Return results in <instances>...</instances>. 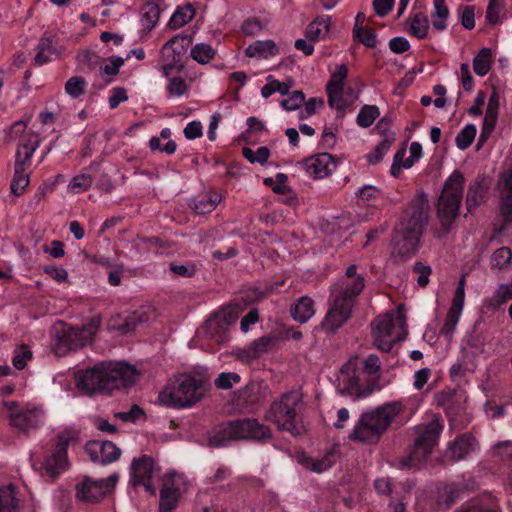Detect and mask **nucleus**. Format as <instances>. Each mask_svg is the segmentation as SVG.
I'll list each match as a JSON object with an SVG mask.
<instances>
[{"instance_id": "60", "label": "nucleus", "mask_w": 512, "mask_h": 512, "mask_svg": "<svg viewBox=\"0 0 512 512\" xmlns=\"http://www.w3.org/2000/svg\"><path fill=\"white\" fill-rule=\"evenodd\" d=\"M43 271L58 283H63L68 280V272L62 267L46 265L44 266Z\"/></svg>"}, {"instance_id": "33", "label": "nucleus", "mask_w": 512, "mask_h": 512, "mask_svg": "<svg viewBox=\"0 0 512 512\" xmlns=\"http://www.w3.org/2000/svg\"><path fill=\"white\" fill-rule=\"evenodd\" d=\"M331 27V17L321 15L315 18L306 28L305 35L310 41H320L325 39Z\"/></svg>"}, {"instance_id": "55", "label": "nucleus", "mask_w": 512, "mask_h": 512, "mask_svg": "<svg viewBox=\"0 0 512 512\" xmlns=\"http://www.w3.org/2000/svg\"><path fill=\"white\" fill-rule=\"evenodd\" d=\"M511 258L512 253L510 249L507 247H501L493 253L491 257V264L493 267L501 269L510 263Z\"/></svg>"}, {"instance_id": "21", "label": "nucleus", "mask_w": 512, "mask_h": 512, "mask_svg": "<svg viewBox=\"0 0 512 512\" xmlns=\"http://www.w3.org/2000/svg\"><path fill=\"white\" fill-rule=\"evenodd\" d=\"M465 302V277H461L454 292L451 307L446 315L441 334L451 341L461 318Z\"/></svg>"}, {"instance_id": "50", "label": "nucleus", "mask_w": 512, "mask_h": 512, "mask_svg": "<svg viewBox=\"0 0 512 512\" xmlns=\"http://www.w3.org/2000/svg\"><path fill=\"white\" fill-rule=\"evenodd\" d=\"M497 120L496 108L489 103L486 109L485 117L483 120V128L481 131L480 139L484 141L493 131Z\"/></svg>"}, {"instance_id": "20", "label": "nucleus", "mask_w": 512, "mask_h": 512, "mask_svg": "<svg viewBox=\"0 0 512 512\" xmlns=\"http://www.w3.org/2000/svg\"><path fill=\"white\" fill-rule=\"evenodd\" d=\"M384 433L371 410L363 412L356 421L349 439L363 443H374Z\"/></svg>"}, {"instance_id": "29", "label": "nucleus", "mask_w": 512, "mask_h": 512, "mask_svg": "<svg viewBox=\"0 0 512 512\" xmlns=\"http://www.w3.org/2000/svg\"><path fill=\"white\" fill-rule=\"evenodd\" d=\"M499 189L502 197L501 215L506 225H512V168L503 173Z\"/></svg>"}, {"instance_id": "63", "label": "nucleus", "mask_w": 512, "mask_h": 512, "mask_svg": "<svg viewBox=\"0 0 512 512\" xmlns=\"http://www.w3.org/2000/svg\"><path fill=\"white\" fill-rule=\"evenodd\" d=\"M280 81L277 80L273 75L266 77V84L261 89V96L268 98L274 93H278Z\"/></svg>"}, {"instance_id": "27", "label": "nucleus", "mask_w": 512, "mask_h": 512, "mask_svg": "<svg viewBox=\"0 0 512 512\" xmlns=\"http://www.w3.org/2000/svg\"><path fill=\"white\" fill-rule=\"evenodd\" d=\"M336 168V161L329 153H319L305 160V169L316 178H325Z\"/></svg>"}, {"instance_id": "51", "label": "nucleus", "mask_w": 512, "mask_h": 512, "mask_svg": "<svg viewBox=\"0 0 512 512\" xmlns=\"http://www.w3.org/2000/svg\"><path fill=\"white\" fill-rule=\"evenodd\" d=\"M505 8V1L504 0H489L487 10H486V18L487 21L491 25L497 24L500 19L502 12Z\"/></svg>"}, {"instance_id": "17", "label": "nucleus", "mask_w": 512, "mask_h": 512, "mask_svg": "<svg viewBox=\"0 0 512 512\" xmlns=\"http://www.w3.org/2000/svg\"><path fill=\"white\" fill-rule=\"evenodd\" d=\"M236 319L237 313L232 307H225L216 311L204 325L205 335L216 343L225 342L228 338L229 327Z\"/></svg>"}, {"instance_id": "62", "label": "nucleus", "mask_w": 512, "mask_h": 512, "mask_svg": "<svg viewBox=\"0 0 512 512\" xmlns=\"http://www.w3.org/2000/svg\"><path fill=\"white\" fill-rule=\"evenodd\" d=\"M128 99L127 92L125 89L117 87L111 90L110 96L108 98L109 107L111 109L116 108L120 103L126 101Z\"/></svg>"}, {"instance_id": "19", "label": "nucleus", "mask_w": 512, "mask_h": 512, "mask_svg": "<svg viewBox=\"0 0 512 512\" xmlns=\"http://www.w3.org/2000/svg\"><path fill=\"white\" fill-rule=\"evenodd\" d=\"M101 320L99 317H93L81 327H70L64 329L60 341L68 349H76L80 346L90 343L96 335Z\"/></svg>"}, {"instance_id": "13", "label": "nucleus", "mask_w": 512, "mask_h": 512, "mask_svg": "<svg viewBox=\"0 0 512 512\" xmlns=\"http://www.w3.org/2000/svg\"><path fill=\"white\" fill-rule=\"evenodd\" d=\"M5 406L10 411V425L22 432L27 433L44 424L45 413L40 406L25 404L19 407L18 404L13 401L5 403Z\"/></svg>"}, {"instance_id": "58", "label": "nucleus", "mask_w": 512, "mask_h": 512, "mask_svg": "<svg viewBox=\"0 0 512 512\" xmlns=\"http://www.w3.org/2000/svg\"><path fill=\"white\" fill-rule=\"evenodd\" d=\"M413 272L417 275V283L421 287H425L429 283V277L432 269L429 265L418 262L413 267Z\"/></svg>"}, {"instance_id": "11", "label": "nucleus", "mask_w": 512, "mask_h": 512, "mask_svg": "<svg viewBox=\"0 0 512 512\" xmlns=\"http://www.w3.org/2000/svg\"><path fill=\"white\" fill-rule=\"evenodd\" d=\"M39 146L38 136L34 133H27L19 144L16 152L14 177L11 182V191L16 196L24 193L29 185V175L26 173V166L30 164L35 150Z\"/></svg>"}, {"instance_id": "56", "label": "nucleus", "mask_w": 512, "mask_h": 512, "mask_svg": "<svg viewBox=\"0 0 512 512\" xmlns=\"http://www.w3.org/2000/svg\"><path fill=\"white\" fill-rule=\"evenodd\" d=\"M423 156L422 146L419 142H412L409 147V157H404V169L411 168Z\"/></svg>"}, {"instance_id": "15", "label": "nucleus", "mask_w": 512, "mask_h": 512, "mask_svg": "<svg viewBox=\"0 0 512 512\" xmlns=\"http://www.w3.org/2000/svg\"><path fill=\"white\" fill-rule=\"evenodd\" d=\"M160 477V469L151 457L143 455L133 460L131 464L130 482L134 486L141 485L147 492L155 494Z\"/></svg>"}, {"instance_id": "5", "label": "nucleus", "mask_w": 512, "mask_h": 512, "mask_svg": "<svg viewBox=\"0 0 512 512\" xmlns=\"http://www.w3.org/2000/svg\"><path fill=\"white\" fill-rule=\"evenodd\" d=\"M406 326V315L401 305L379 316L371 323L374 345L383 352H389L397 341L406 337Z\"/></svg>"}, {"instance_id": "49", "label": "nucleus", "mask_w": 512, "mask_h": 512, "mask_svg": "<svg viewBox=\"0 0 512 512\" xmlns=\"http://www.w3.org/2000/svg\"><path fill=\"white\" fill-rule=\"evenodd\" d=\"M242 154L250 163H259L263 165L270 157V150L265 146L259 147L257 150L245 147L242 150Z\"/></svg>"}, {"instance_id": "25", "label": "nucleus", "mask_w": 512, "mask_h": 512, "mask_svg": "<svg viewBox=\"0 0 512 512\" xmlns=\"http://www.w3.org/2000/svg\"><path fill=\"white\" fill-rule=\"evenodd\" d=\"M85 450L93 462L102 464L114 462L121 455L120 449L111 441H90Z\"/></svg>"}, {"instance_id": "28", "label": "nucleus", "mask_w": 512, "mask_h": 512, "mask_svg": "<svg viewBox=\"0 0 512 512\" xmlns=\"http://www.w3.org/2000/svg\"><path fill=\"white\" fill-rule=\"evenodd\" d=\"M272 345L273 338L271 336H263L246 347L236 348L233 354L240 361L249 362L268 352Z\"/></svg>"}, {"instance_id": "26", "label": "nucleus", "mask_w": 512, "mask_h": 512, "mask_svg": "<svg viewBox=\"0 0 512 512\" xmlns=\"http://www.w3.org/2000/svg\"><path fill=\"white\" fill-rule=\"evenodd\" d=\"M356 270L355 265H350L345 276L333 286L332 291L356 298L364 287V278L357 275Z\"/></svg>"}, {"instance_id": "31", "label": "nucleus", "mask_w": 512, "mask_h": 512, "mask_svg": "<svg viewBox=\"0 0 512 512\" xmlns=\"http://www.w3.org/2000/svg\"><path fill=\"white\" fill-rule=\"evenodd\" d=\"M278 54L279 49L273 40H257L245 49V55L249 58L269 59Z\"/></svg>"}, {"instance_id": "45", "label": "nucleus", "mask_w": 512, "mask_h": 512, "mask_svg": "<svg viewBox=\"0 0 512 512\" xmlns=\"http://www.w3.org/2000/svg\"><path fill=\"white\" fill-rule=\"evenodd\" d=\"M93 183L92 176L88 173H80L74 176L68 184V191L78 194L88 190Z\"/></svg>"}, {"instance_id": "22", "label": "nucleus", "mask_w": 512, "mask_h": 512, "mask_svg": "<svg viewBox=\"0 0 512 512\" xmlns=\"http://www.w3.org/2000/svg\"><path fill=\"white\" fill-rule=\"evenodd\" d=\"M185 491V480L182 476L174 475L167 479L161 490L159 512H171Z\"/></svg>"}, {"instance_id": "10", "label": "nucleus", "mask_w": 512, "mask_h": 512, "mask_svg": "<svg viewBox=\"0 0 512 512\" xmlns=\"http://www.w3.org/2000/svg\"><path fill=\"white\" fill-rule=\"evenodd\" d=\"M347 76V66L345 64L337 66L331 73L326 87L329 106L341 112L354 102L361 92L360 88L355 89L346 84Z\"/></svg>"}, {"instance_id": "54", "label": "nucleus", "mask_w": 512, "mask_h": 512, "mask_svg": "<svg viewBox=\"0 0 512 512\" xmlns=\"http://www.w3.org/2000/svg\"><path fill=\"white\" fill-rule=\"evenodd\" d=\"M304 103V94L301 91H294L281 101V106L287 111H294L301 108Z\"/></svg>"}, {"instance_id": "41", "label": "nucleus", "mask_w": 512, "mask_h": 512, "mask_svg": "<svg viewBox=\"0 0 512 512\" xmlns=\"http://www.w3.org/2000/svg\"><path fill=\"white\" fill-rule=\"evenodd\" d=\"M221 201V195L213 192L194 201L193 208L198 214H205L213 211Z\"/></svg>"}, {"instance_id": "36", "label": "nucleus", "mask_w": 512, "mask_h": 512, "mask_svg": "<svg viewBox=\"0 0 512 512\" xmlns=\"http://www.w3.org/2000/svg\"><path fill=\"white\" fill-rule=\"evenodd\" d=\"M0 512H20L19 503L12 485L0 488Z\"/></svg>"}, {"instance_id": "1", "label": "nucleus", "mask_w": 512, "mask_h": 512, "mask_svg": "<svg viewBox=\"0 0 512 512\" xmlns=\"http://www.w3.org/2000/svg\"><path fill=\"white\" fill-rule=\"evenodd\" d=\"M339 390L356 398H363L388 385L381 362L375 354L365 358L354 357L345 363L338 375Z\"/></svg>"}, {"instance_id": "9", "label": "nucleus", "mask_w": 512, "mask_h": 512, "mask_svg": "<svg viewBox=\"0 0 512 512\" xmlns=\"http://www.w3.org/2000/svg\"><path fill=\"white\" fill-rule=\"evenodd\" d=\"M442 430L443 422L437 416H434L429 423L416 427L415 443L404 465L415 468L423 462L437 445Z\"/></svg>"}, {"instance_id": "2", "label": "nucleus", "mask_w": 512, "mask_h": 512, "mask_svg": "<svg viewBox=\"0 0 512 512\" xmlns=\"http://www.w3.org/2000/svg\"><path fill=\"white\" fill-rule=\"evenodd\" d=\"M207 384L206 369L174 375L160 390L158 403L177 409L191 407L203 397Z\"/></svg>"}, {"instance_id": "61", "label": "nucleus", "mask_w": 512, "mask_h": 512, "mask_svg": "<svg viewBox=\"0 0 512 512\" xmlns=\"http://www.w3.org/2000/svg\"><path fill=\"white\" fill-rule=\"evenodd\" d=\"M188 140L200 138L203 135V126L200 121L193 120L187 123L183 131Z\"/></svg>"}, {"instance_id": "18", "label": "nucleus", "mask_w": 512, "mask_h": 512, "mask_svg": "<svg viewBox=\"0 0 512 512\" xmlns=\"http://www.w3.org/2000/svg\"><path fill=\"white\" fill-rule=\"evenodd\" d=\"M118 481L117 475H110L107 478L91 479L84 478L82 482L76 486V496L79 500L85 502L100 501L111 489L114 488Z\"/></svg>"}, {"instance_id": "16", "label": "nucleus", "mask_w": 512, "mask_h": 512, "mask_svg": "<svg viewBox=\"0 0 512 512\" xmlns=\"http://www.w3.org/2000/svg\"><path fill=\"white\" fill-rule=\"evenodd\" d=\"M105 390L111 391L133 385L138 377L136 368L125 362H103Z\"/></svg>"}, {"instance_id": "43", "label": "nucleus", "mask_w": 512, "mask_h": 512, "mask_svg": "<svg viewBox=\"0 0 512 512\" xmlns=\"http://www.w3.org/2000/svg\"><path fill=\"white\" fill-rule=\"evenodd\" d=\"M380 111L379 108L375 105H364L357 117L356 122L362 128L370 127L374 121L379 117Z\"/></svg>"}, {"instance_id": "34", "label": "nucleus", "mask_w": 512, "mask_h": 512, "mask_svg": "<svg viewBox=\"0 0 512 512\" xmlns=\"http://www.w3.org/2000/svg\"><path fill=\"white\" fill-rule=\"evenodd\" d=\"M446 0H434L431 21L433 29L444 31L448 27L449 10L445 4Z\"/></svg>"}, {"instance_id": "8", "label": "nucleus", "mask_w": 512, "mask_h": 512, "mask_svg": "<svg viewBox=\"0 0 512 512\" xmlns=\"http://www.w3.org/2000/svg\"><path fill=\"white\" fill-rule=\"evenodd\" d=\"M420 405L421 398L415 395L397 401L387 402L371 411L385 432L393 423L398 425L407 423L418 411Z\"/></svg>"}, {"instance_id": "35", "label": "nucleus", "mask_w": 512, "mask_h": 512, "mask_svg": "<svg viewBox=\"0 0 512 512\" xmlns=\"http://www.w3.org/2000/svg\"><path fill=\"white\" fill-rule=\"evenodd\" d=\"M160 17V9L155 3H147L143 6L140 15V24L143 30L150 31L156 26Z\"/></svg>"}, {"instance_id": "46", "label": "nucleus", "mask_w": 512, "mask_h": 512, "mask_svg": "<svg viewBox=\"0 0 512 512\" xmlns=\"http://www.w3.org/2000/svg\"><path fill=\"white\" fill-rule=\"evenodd\" d=\"M477 133L476 126L474 124H467L456 136V146L461 149H467L474 141Z\"/></svg>"}, {"instance_id": "30", "label": "nucleus", "mask_w": 512, "mask_h": 512, "mask_svg": "<svg viewBox=\"0 0 512 512\" xmlns=\"http://www.w3.org/2000/svg\"><path fill=\"white\" fill-rule=\"evenodd\" d=\"M476 439L470 435H463L450 444L446 456L453 460H462L477 450Z\"/></svg>"}, {"instance_id": "38", "label": "nucleus", "mask_w": 512, "mask_h": 512, "mask_svg": "<svg viewBox=\"0 0 512 512\" xmlns=\"http://www.w3.org/2000/svg\"><path fill=\"white\" fill-rule=\"evenodd\" d=\"M474 368V363L468 361V355L462 353L461 357L451 366L450 377L453 381H458L466 376L467 373L472 372Z\"/></svg>"}, {"instance_id": "39", "label": "nucleus", "mask_w": 512, "mask_h": 512, "mask_svg": "<svg viewBox=\"0 0 512 512\" xmlns=\"http://www.w3.org/2000/svg\"><path fill=\"white\" fill-rule=\"evenodd\" d=\"M429 21L426 15L419 12L410 20V33L418 39H424L428 36Z\"/></svg>"}, {"instance_id": "14", "label": "nucleus", "mask_w": 512, "mask_h": 512, "mask_svg": "<svg viewBox=\"0 0 512 512\" xmlns=\"http://www.w3.org/2000/svg\"><path fill=\"white\" fill-rule=\"evenodd\" d=\"M355 299L331 290V304L321 323L322 330L335 332L341 328L351 317Z\"/></svg>"}, {"instance_id": "23", "label": "nucleus", "mask_w": 512, "mask_h": 512, "mask_svg": "<svg viewBox=\"0 0 512 512\" xmlns=\"http://www.w3.org/2000/svg\"><path fill=\"white\" fill-rule=\"evenodd\" d=\"M74 376L77 387L86 392L105 390L103 363L85 370H78Z\"/></svg>"}, {"instance_id": "48", "label": "nucleus", "mask_w": 512, "mask_h": 512, "mask_svg": "<svg viewBox=\"0 0 512 512\" xmlns=\"http://www.w3.org/2000/svg\"><path fill=\"white\" fill-rule=\"evenodd\" d=\"M87 83L83 77L74 76L65 83V92L71 98H78L86 91Z\"/></svg>"}, {"instance_id": "7", "label": "nucleus", "mask_w": 512, "mask_h": 512, "mask_svg": "<svg viewBox=\"0 0 512 512\" xmlns=\"http://www.w3.org/2000/svg\"><path fill=\"white\" fill-rule=\"evenodd\" d=\"M270 437L268 427L255 419H239L220 427L210 438L209 443L214 447H223L232 440L254 439L262 440Z\"/></svg>"}, {"instance_id": "4", "label": "nucleus", "mask_w": 512, "mask_h": 512, "mask_svg": "<svg viewBox=\"0 0 512 512\" xmlns=\"http://www.w3.org/2000/svg\"><path fill=\"white\" fill-rule=\"evenodd\" d=\"M301 409V393L291 391L271 405L267 419L277 425L280 430L287 431L293 436H299L306 431Z\"/></svg>"}, {"instance_id": "12", "label": "nucleus", "mask_w": 512, "mask_h": 512, "mask_svg": "<svg viewBox=\"0 0 512 512\" xmlns=\"http://www.w3.org/2000/svg\"><path fill=\"white\" fill-rule=\"evenodd\" d=\"M75 439L76 432L72 429H64L58 433L55 443L46 451L41 462V469L49 477H54L68 468L67 447Z\"/></svg>"}, {"instance_id": "53", "label": "nucleus", "mask_w": 512, "mask_h": 512, "mask_svg": "<svg viewBox=\"0 0 512 512\" xmlns=\"http://www.w3.org/2000/svg\"><path fill=\"white\" fill-rule=\"evenodd\" d=\"M32 360V351L26 346H20L15 349L12 359L13 366L22 370Z\"/></svg>"}, {"instance_id": "40", "label": "nucleus", "mask_w": 512, "mask_h": 512, "mask_svg": "<svg viewBox=\"0 0 512 512\" xmlns=\"http://www.w3.org/2000/svg\"><path fill=\"white\" fill-rule=\"evenodd\" d=\"M491 49L482 48L473 59V69L478 76H485L491 68Z\"/></svg>"}, {"instance_id": "6", "label": "nucleus", "mask_w": 512, "mask_h": 512, "mask_svg": "<svg viewBox=\"0 0 512 512\" xmlns=\"http://www.w3.org/2000/svg\"><path fill=\"white\" fill-rule=\"evenodd\" d=\"M464 177L459 171H454L445 181L439 198L437 214L442 225V231L437 233L442 238L458 215L462 202Z\"/></svg>"}, {"instance_id": "24", "label": "nucleus", "mask_w": 512, "mask_h": 512, "mask_svg": "<svg viewBox=\"0 0 512 512\" xmlns=\"http://www.w3.org/2000/svg\"><path fill=\"white\" fill-rule=\"evenodd\" d=\"M295 460L303 469L321 474L328 471L336 462L333 452H326L318 455H310L305 452H298Z\"/></svg>"}, {"instance_id": "32", "label": "nucleus", "mask_w": 512, "mask_h": 512, "mask_svg": "<svg viewBox=\"0 0 512 512\" xmlns=\"http://www.w3.org/2000/svg\"><path fill=\"white\" fill-rule=\"evenodd\" d=\"M314 301L308 296H302L297 299L290 308L292 318L304 324L315 315Z\"/></svg>"}, {"instance_id": "52", "label": "nucleus", "mask_w": 512, "mask_h": 512, "mask_svg": "<svg viewBox=\"0 0 512 512\" xmlns=\"http://www.w3.org/2000/svg\"><path fill=\"white\" fill-rule=\"evenodd\" d=\"M353 37L356 41L362 43L366 47H375L376 46V35L369 28L354 27Z\"/></svg>"}, {"instance_id": "44", "label": "nucleus", "mask_w": 512, "mask_h": 512, "mask_svg": "<svg viewBox=\"0 0 512 512\" xmlns=\"http://www.w3.org/2000/svg\"><path fill=\"white\" fill-rule=\"evenodd\" d=\"M56 56L57 54L52 48L51 40L47 37L41 38L38 45V53L35 56L36 63L43 65L53 60Z\"/></svg>"}, {"instance_id": "3", "label": "nucleus", "mask_w": 512, "mask_h": 512, "mask_svg": "<svg viewBox=\"0 0 512 512\" xmlns=\"http://www.w3.org/2000/svg\"><path fill=\"white\" fill-rule=\"evenodd\" d=\"M428 201L424 195L414 199L405 211L394 238L395 252L410 256L418 250L427 221Z\"/></svg>"}, {"instance_id": "57", "label": "nucleus", "mask_w": 512, "mask_h": 512, "mask_svg": "<svg viewBox=\"0 0 512 512\" xmlns=\"http://www.w3.org/2000/svg\"><path fill=\"white\" fill-rule=\"evenodd\" d=\"M240 381V376L234 372H223L215 380V385L220 389H229Z\"/></svg>"}, {"instance_id": "37", "label": "nucleus", "mask_w": 512, "mask_h": 512, "mask_svg": "<svg viewBox=\"0 0 512 512\" xmlns=\"http://www.w3.org/2000/svg\"><path fill=\"white\" fill-rule=\"evenodd\" d=\"M195 16V10L191 4L179 7L171 16L169 25L173 29H179L190 22Z\"/></svg>"}, {"instance_id": "42", "label": "nucleus", "mask_w": 512, "mask_h": 512, "mask_svg": "<svg viewBox=\"0 0 512 512\" xmlns=\"http://www.w3.org/2000/svg\"><path fill=\"white\" fill-rule=\"evenodd\" d=\"M215 54L216 50L206 43H197L190 50L191 57L199 64L209 63Z\"/></svg>"}, {"instance_id": "64", "label": "nucleus", "mask_w": 512, "mask_h": 512, "mask_svg": "<svg viewBox=\"0 0 512 512\" xmlns=\"http://www.w3.org/2000/svg\"><path fill=\"white\" fill-rule=\"evenodd\" d=\"M457 512H496L483 506L479 500H472L462 505Z\"/></svg>"}, {"instance_id": "47", "label": "nucleus", "mask_w": 512, "mask_h": 512, "mask_svg": "<svg viewBox=\"0 0 512 512\" xmlns=\"http://www.w3.org/2000/svg\"><path fill=\"white\" fill-rule=\"evenodd\" d=\"M167 92L170 97L174 98L186 96L188 93L186 80L180 76L170 77L167 83Z\"/></svg>"}, {"instance_id": "59", "label": "nucleus", "mask_w": 512, "mask_h": 512, "mask_svg": "<svg viewBox=\"0 0 512 512\" xmlns=\"http://www.w3.org/2000/svg\"><path fill=\"white\" fill-rule=\"evenodd\" d=\"M264 29V25L257 18H249L241 25V31L245 35L254 36L259 34Z\"/></svg>"}]
</instances>
